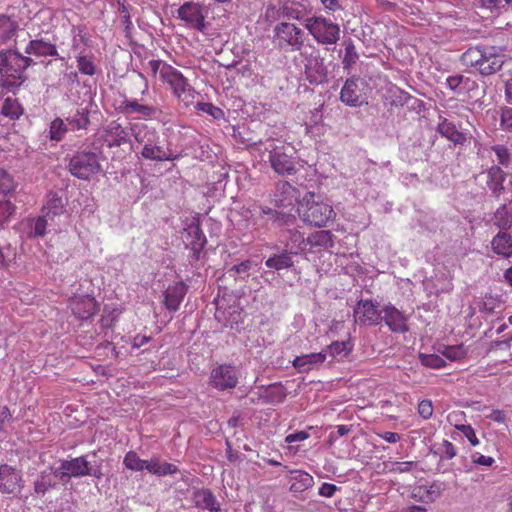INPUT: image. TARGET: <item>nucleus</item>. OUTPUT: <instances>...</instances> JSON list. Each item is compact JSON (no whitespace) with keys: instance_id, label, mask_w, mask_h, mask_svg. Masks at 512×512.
<instances>
[{"instance_id":"23","label":"nucleus","mask_w":512,"mask_h":512,"mask_svg":"<svg viewBox=\"0 0 512 512\" xmlns=\"http://www.w3.org/2000/svg\"><path fill=\"white\" fill-rule=\"evenodd\" d=\"M359 80V77L355 76L348 78L341 89L340 100L347 106L358 107L363 103Z\"/></svg>"},{"instance_id":"49","label":"nucleus","mask_w":512,"mask_h":512,"mask_svg":"<svg viewBox=\"0 0 512 512\" xmlns=\"http://www.w3.org/2000/svg\"><path fill=\"white\" fill-rule=\"evenodd\" d=\"M255 266V263L250 260H244L239 264L233 265L229 269V273L232 276H237L242 280L247 279L250 276V270Z\"/></svg>"},{"instance_id":"36","label":"nucleus","mask_w":512,"mask_h":512,"mask_svg":"<svg viewBox=\"0 0 512 512\" xmlns=\"http://www.w3.org/2000/svg\"><path fill=\"white\" fill-rule=\"evenodd\" d=\"M149 472L159 477L173 475L179 472L176 465L168 462H161L159 457L153 456L150 459Z\"/></svg>"},{"instance_id":"63","label":"nucleus","mask_w":512,"mask_h":512,"mask_svg":"<svg viewBox=\"0 0 512 512\" xmlns=\"http://www.w3.org/2000/svg\"><path fill=\"white\" fill-rule=\"evenodd\" d=\"M13 419L7 406H0V433L6 432V424Z\"/></svg>"},{"instance_id":"39","label":"nucleus","mask_w":512,"mask_h":512,"mask_svg":"<svg viewBox=\"0 0 512 512\" xmlns=\"http://www.w3.org/2000/svg\"><path fill=\"white\" fill-rule=\"evenodd\" d=\"M430 453L438 456L440 460H450L457 455V450L450 441L443 440L439 445L430 447Z\"/></svg>"},{"instance_id":"51","label":"nucleus","mask_w":512,"mask_h":512,"mask_svg":"<svg viewBox=\"0 0 512 512\" xmlns=\"http://www.w3.org/2000/svg\"><path fill=\"white\" fill-rule=\"evenodd\" d=\"M170 67V64L162 61V60H155L152 59L147 62V64L144 65V69L147 73H150L151 76H156L157 73H159L160 78L162 79L164 76V72L168 70Z\"/></svg>"},{"instance_id":"26","label":"nucleus","mask_w":512,"mask_h":512,"mask_svg":"<svg viewBox=\"0 0 512 512\" xmlns=\"http://www.w3.org/2000/svg\"><path fill=\"white\" fill-rule=\"evenodd\" d=\"M437 131L442 137H445L455 145H463L468 140L466 133L460 131L456 124L447 118L440 117Z\"/></svg>"},{"instance_id":"41","label":"nucleus","mask_w":512,"mask_h":512,"mask_svg":"<svg viewBox=\"0 0 512 512\" xmlns=\"http://www.w3.org/2000/svg\"><path fill=\"white\" fill-rule=\"evenodd\" d=\"M345 52L342 59V64L344 70H350L352 66L356 64L359 59V54L356 50L354 42L352 39H348L344 42Z\"/></svg>"},{"instance_id":"11","label":"nucleus","mask_w":512,"mask_h":512,"mask_svg":"<svg viewBox=\"0 0 512 512\" xmlns=\"http://www.w3.org/2000/svg\"><path fill=\"white\" fill-rule=\"evenodd\" d=\"M303 58L305 79L312 85H320L328 80V69L320 52L312 47L300 53Z\"/></svg>"},{"instance_id":"29","label":"nucleus","mask_w":512,"mask_h":512,"mask_svg":"<svg viewBox=\"0 0 512 512\" xmlns=\"http://www.w3.org/2000/svg\"><path fill=\"white\" fill-rule=\"evenodd\" d=\"M25 53L37 57L58 55L56 45L42 38L29 41L25 47Z\"/></svg>"},{"instance_id":"64","label":"nucleus","mask_w":512,"mask_h":512,"mask_svg":"<svg viewBox=\"0 0 512 512\" xmlns=\"http://www.w3.org/2000/svg\"><path fill=\"white\" fill-rule=\"evenodd\" d=\"M339 489L340 488L337 487L335 484L325 482L322 483V485L320 486L318 493L323 497L330 498L334 496L335 492L338 491Z\"/></svg>"},{"instance_id":"19","label":"nucleus","mask_w":512,"mask_h":512,"mask_svg":"<svg viewBox=\"0 0 512 512\" xmlns=\"http://www.w3.org/2000/svg\"><path fill=\"white\" fill-rule=\"evenodd\" d=\"M178 17L189 27L199 31H202L205 27L202 7L198 3L185 2L178 9Z\"/></svg>"},{"instance_id":"15","label":"nucleus","mask_w":512,"mask_h":512,"mask_svg":"<svg viewBox=\"0 0 512 512\" xmlns=\"http://www.w3.org/2000/svg\"><path fill=\"white\" fill-rule=\"evenodd\" d=\"M382 311L378 309V304L372 300H363L357 302L354 307L355 322L360 325L376 326L382 321Z\"/></svg>"},{"instance_id":"44","label":"nucleus","mask_w":512,"mask_h":512,"mask_svg":"<svg viewBox=\"0 0 512 512\" xmlns=\"http://www.w3.org/2000/svg\"><path fill=\"white\" fill-rule=\"evenodd\" d=\"M353 349L352 343L348 341H335L327 346L326 350L332 357L343 358L350 354Z\"/></svg>"},{"instance_id":"30","label":"nucleus","mask_w":512,"mask_h":512,"mask_svg":"<svg viewBox=\"0 0 512 512\" xmlns=\"http://www.w3.org/2000/svg\"><path fill=\"white\" fill-rule=\"evenodd\" d=\"M294 256L295 255L290 253L288 250L283 249L282 251L267 258L265 260V266L275 271L289 269L294 266Z\"/></svg>"},{"instance_id":"17","label":"nucleus","mask_w":512,"mask_h":512,"mask_svg":"<svg viewBox=\"0 0 512 512\" xmlns=\"http://www.w3.org/2000/svg\"><path fill=\"white\" fill-rule=\"evenodd\" d=\"M295 225L296 223L293 226H283L280 237L284 242L285 249L297 256L305 251L307 238H304L303 233L298 231Z\"/></svg>"},{"instance_id":"42","label":"nucleus","mask_w":512,"mask_h":512,"mask_svg":"<svg viewBox=\"0 0 512 512\" xmlns=\"http://www.w3.org/2000/svg\"><path fill=\"white\" fill-rule=\"evenodd\" d=\"M494 225L504 231L512 226V215L505 204L501 205L494 213Z\"/></svg>"},{"instance_id":"14","label":"nucleus","mask_w":512,"mask_h":512,"mask_svg":"<svg viewBox=\"0 0 512 512\" xmlns=\"http://www.w3.org/2000/svg\"><path fill=\"white\" fill-rule=\"evenodd\" d=\"M130 132L131 130L129 131L127 127L113 120L103 127L100 137L107 147L114 148L130 143L132 134Z\"/></svg>"},{"instance_id":"48","label":"nucleus","mask_w":512,"mask_h":512,"mask_svg":"<svg viewBox=\"0 0 512 512\" xmlns=\"http://www.w3.org/2000/svg\"><path fill=\"white\" fill-rule=\"evenodd\" d=\"M389 99L391 105L394 106H403L409 102V100L413 99L409 93L406 91L394 86L391 87L388 91Z\"/></svg>"},{"instance_id":"40","label":"nucleus","mask_w":512,"mask_h":512,"mask_svg":"<svg viewBox=\"0 0 512 512\" xmlns=\"http://www.w3.org/2000/svg\"><path fill=\"white\" fill-rule=\"evenodd\" d=\"M67 121L73 130L87 129L90 124L89 112L86 108H79Z\"/></svg>"},{"instance_id":"10","label":"nucleus","mask_w":512,"mask_h":512,"mask_svg":"<svg viewBox=\"0 0 512 512\" xmlns=\"http://www.w3.org/2000/svg\"><path fill=\"white\" fill-rule=\"evenodd\" d=\"M252 217L255 220V225L265 229L270 227L281 229L283 226H293L297 221L296 217L292 214L263 205H255L253 207Z\"/></svg>"},{"instance_id":"12","label":"nucleus","mask_w":512,"mask_h":512,"mask_svg":"<svg viewBox=\"0 0 512 512\" xmlns=\"http://www.w3.org/2000/svg\"><path fill=\"white\" fill-rule=\"evenodd\" d=\"M117 110L123 115H135L136 119L142 120L157 119L158 115L160 114V110L156 106L146 104L134 98H125L123 101H121Z\"/></svg>"},{"instance_id":"37","label":"nucleus","mask_w":512,"mask_h":512,"mask_svg":"<svg viewBox=\"0 0 512 512\" xmlns=\"http://www.w3.org/2000/svg\"><path fill=\"white\" fill-rule=\"evenodd\" d=\"M123 465L131 471L139 472L146 469L149 472L150 460L140 459L138 454L131 450L125 454Z\"/></svg>"},{"instance_id":"27","label":"nucleus","mask_w":512,"mask_h":512,"mask_svg":"<svg viewBox=\"0 0 512 512\" xmlns=\"http://www.w3.org/2000/svg\"><path fill=\"white\" fill-rule=\"evenodd\" d=\"M192 501L195 507L209 510L211 512H218L221 509V505L217 500L216 496L210 489L201 488L193 492Z\"/></svg>"},{"instance_id":"38","label":"nucleus","mask_w":512,"mask_h":512,"mask_svg":"<svg viewBox=\"0 0 512 512\" xmlns=\"http://www.w3.org/2000/svg\"><path fill=\"white\" fill-rule=\"evenodd\" d=\"M47 197L48 199L43 209L44 215L49 218L61 215L65 208L62 198L56 193H49Z\"/></svg>"},{"instance_id":"53","label":"nucleus","mask_w":512,"mask_h":512,"mask_svg":"<svg viewBox=\"0 0 512 512\" xmlns=\"http://www.w3.org/2000/svg\"><path fill=\"white\" fill-rule=\"evenodd\" d=\"M196 110L212 116L214 119H221L224 112L221 108L214 106L209 102H198L195 106Z\"/></svg>"},{"instance_id":"47","label":"nucleus","mask_w":512,"mask_h":512,"mask_svg":"<svg viewBox=\"0 0 512 512\" xmlns=\"http://www.w3.org/2000/svg\"><path fill=\"white\" fill-rule=\"evenodd\" d=\"M21 105L16 99L6 98L1 109V113L10 119H17L22 114Z\"/></svg>"},{"instance_id":"50","label":"nucleus","mask_w":512,"mask_h":512,"mask_svg":"<svg viewBox=\"0 0 512 512\" xmlns=\"http://www.w3.org/2000/svg\"><path fill=\"white\" fill-rule=\"evenodd\" d=\"M77 59V66L80 71V73L84 75L93 76L96 73V66L93 61L92 56H86L79 53V55L76 57Z\"/></svg>"},{"instance_id":"61","label":"nucleus","mask_w":512,"mask_h":512,"mask_svg":"<svg viewBox=\"0 0 512 512\" xmlns=\"http://www.w3.org/2000/svg\"><path fill=\"white\" fill-rule=\"evenodd\" d=\"M417 466L414 461L394 462L391 471L396 473H406L412 471Z\"/></svg>"},{"instance_id":"16","label":"nucleus","mask_w":512,"mask_h":512,"mask_svg":"<svg viewBox=\"0 0 512 512\" xmlns=\"http://www.w3.org/2000/svg\"><path fill=\"white\" fill-rule=\"evenodd\" d=\"M185 246L190 249V262H196L200 259L201 252L207 244V239L199 223H191L185 229Z\"/></svg>"},{"instance_id":"9","label":"nucleus","mask_w":512,"mask_h":512,"mask_svg":"<svg viewBox=\"0 0 512 512\" xmlns=\"http://www.w3.org/2000/svg\"><path fill=\"white\" fill-rule=\"evenodd\" d=\"M304 31L293 23L281 22L273 29V43L282 50L300 51L304 45Z\"/></svg>"},{"instance_id":"34","label":"nucleus","mask_w":512,"mask_h":512,"mask_svg":"<svg viewBox=\"0 0 512 512\" xmlns=\"http://www.w3.org/2000/svg\"><path fill=\"white\" fill-rule=\"evenodd\" d=\"M291 480L290 491L295 493L309 489L314 483L313 477L302 470L291 471Z\"/></svg>"},{"instance_id":"7","label":"nucleus","mask_w":512,"mask_h":512,"mask_svg":"<svg viewBox=\"0 0 512 512\" xmlns=\"http://www.w3.org/2000/svg\"><path fill=\"white\" fill-rule=\"evenodd\" d=\"M57 469L60 473V481L63 484H67L72 477L93 476L101 479L103 476L101 464L92 465L84 456L61 460Z\"/></svg>"},{"instance_id":"8","label":"nucleus","mask_w":512,"mask_h":512,"mask_svg":"<svg viewBox=\"0 0 512 512\" xmlns=\"http://www.w3.org/2000/svg\"><path fill=\"white\" fill-rule=\"evenodd\" d=\"M68 170L74 177L88 181L101 171L99 156L93 151H78L70 158Z\"/></svg>"},{"instance_id":"56","label":"nucleus","mask_w":512,"mask_h":512,"mask_svg":"<svg viewBox=\"0 0 512 512\" xmlns=\"http://www.w3.org/2000/svg\"><path fill=\"white\" fill-rule=\"evenodd\" d=\"M15 212V206L10 201H0V227L6 223Z\"/></svg>"},{"instance_id":"55","label":"nucleus","mask_w":512,"mask_h":512,"mask_svg":"<svg viewBox=\"0 0 512 512\" xmlns=\"http://www.w3.org/2000/svg\"><path fill=\"white\" fill-rule=\"evenodd\" d=\"M15 189L12 176L4 169H0V193L7 195Z\"/></svg>"},{"instance_id":"18","label":"nucleus","mask_w":512,"mask_h":512,"mask_svg":"<svg viewBox=\"0 0 512 512\" xmlns=\"http://www.w3.org/2000/svg\"><path fill=\"white\" fill-rule=\"evenodd\" d=\"M210 381L216 389L226 390L234 388L238 383V378L232 366L220 365L212 370Z\"/></svg>"},{"instance_id":"20","label":"nucleus","mask_w":512,"mask_h":512,"mask_svg":"<svg viewBox=\"0 0 512 512\" xmlns=\"http://www.w3.org/2000/svg\"><path fill=\"white\" fill-rule=\"evenodd\" d=\"M60 482V473L58 469L50 466L41 471L37 479L34 481V492L38 497H44L48 491L57 488Z\"/></svg>"},{"instance_id":"13","label":"nucleus","mask_w":512,"mask_h":512,"mask_svg":"<svg viewBox=\"0 0 512 512\" xmlns=\"http://www.w3.org/2000/svg\"><path fill=\"white\" fill-rule=\"evenodd\" d=\"M161 80L170 86L173 95L178 99L185 100L187 97H193L196 93L188 79L171 65L168 70L164 72V76Z\"/></svg>"},{"instance_id":"52","label":"nucleus","mask_w":512,"mask_h":512,"mask_svg":"<svg viewBox=\"0 0 512 512\" xmlns=\"http://www.w3.org/2000/svg\"><path fill=\"white\" fill-rule=\"evenodd\" d=\"M47 216H39L36 218L30 226L29 236L30 237H42L45 235L47 227Z\"/></svg>"},{"instance_id":"2","label":"nucleus","mask_w":512,"mask_h":512,"mask_svg":"<svg viewBox=\"0 0 512 512\" xmlns=\"http://www.w3.org/2000/svg\"><path fill=\"white\" fill-rule=\"evenodd\" d=\"M253 151L259 152L261 159L267 161L275 173L281 176L294 175L298 168L296 151L289 145H277L274 140L267 139L246 143Z\"/></svg>"},{"instance_id":"45","label":"nucleus","mask_w":512,"mask_h":512,"mask_svg":"<svg viewBox=\"0 0 512 512\" xmlns=\"http://www.w3.org/2000/svg\"><path fill=\"white\" fill-rule=\"evenodd\" d=\"M67 131V124L63 121V119L57 117L50 123L49 138L52 141L59 142L64 138Z\"/></svg>"},{"instance_id":"35","label":"nucleus","mask_w":512,"mask_h":512,"mask_svg":"<svg viewBox=\"0 0 512 512\" xmlns=\"http://www.w3.org/2000/svg\"><path fill=\"white\" fill-rule=\"evenodd\" d=\"M334 235L328 230H320L307 237V245L311 248H331L334 245Z\"/></svg>"},{"instance_id":"62","label":"nucleus","mask_w":512,"mask_h":512,"mask_svg":"<svg viewBox=\"0 0 512 512\" xmlns=\"http://www.w3.org/2000/svg\"><path fill=\"white\" fill-rule=\"evenodd\" d=\"M445 357L451 360H457L465 355V350L462 345L447 347L444 351Z\"/></svg>"},{"instance_id":"28","label":"nucleus","mask_w":512,"mask_h":512,"mask_svg":"<svg viewBox=\"0 0 512 512\" xmlns=\"http://www.w3.org/2000/svg\"><path fill=\"white\" fill-rule=\"evenodd\" d=\"M327 354L325 352L310 353L297 356L292 365L301 373H307L311 370L320 367L326 360Z\"/></svg>"},{"instance_id":"33","label":"nucleus","mask_w":512,"mask_h":512,"mask_svg":"<svg viewBox=\"0 0 512 512\" xmlns=\"http://www.w3.org/2000/svg\"><path fill=\"white\" fill-rule=\"evenodd\" d=\"M491 246L493 251L503 257L512 255V237L504 231H500L492 239Z\"/></svg>"},{"instance_id":"24","label":"nucleus","mask_w":512,"mask_h":512,"mask_svg":"<svg viewBox=\"0 0 512 512\" xmlns=\"http://www.w3.org/2000/svg\"><path fill=\"white\" fill-rule=\"evenodd\" d=\"M187 290V285L182 281L176 282L175 284L168 286V288L164 292L163 303L165 307L169 311L176 312L179 309L180 304L187 293Z\"/></svg>"},{"instance_id":"21","label":"nucleus","mask_w":512,"mask_h":512,"mask_svg":"<svg viewBox=\"0 0 512 512\" xmlns=\"http://www.w3.org/2000/svg\"><path fill=\"white\" fill-rule=\"evenodd\" d=\"M382 320L393 333H406L409 330L408 317L394 305L388 304L383 308Z\"/></svg>"},{"instance_id":"5","label":"nucleus","mask_w":512,"mask_h":512,"mask_svg":"<svg viewBox=\"0 0 512 512\" xmlns=\"http://www.w3.org/2000/svg\"><path fill=\"white\" fill-rule=\"evenodd\" d=\"M298 214L307 224L324 227L335 217L333 208L323 201L315 200V196L305 197L299 204Z\"/></svg>"},{"instance_id":"25","label":"nucleus","mask_w":512,"mask_h":512,"mask_svg":"<svg viewBox=\"0 0 512 512\" xmlns=\"http://www.w3.org/2000/svg\"><path fill=\"white\" fill-rule=\"evenodd\" d=\"M21 481V475L13 467L4 464L0 466V492L5 494L15 493Z\"/></svg>"},{"instance_id":"54","label":"nucleus","mask_w":512,"mask_h":512,"mask_svg":"<svg viewBox=\"0 0 512 512\" xmlns=\"http://www.w3.org/2000/svg\"><path fill=\"white\" fill-rule=\"evenodd\" d=\"M421 363L429 368L439 369L446 365L445 360L436 354H421Z\"/></svg>"},{"instance_id":"57","label":"nucleus","mask_w":512,"mask_h":512,"mask_svg":"<svg viewBox=\"0 0 512 512\" xmlns=\"http://www.w3.org/2000/svg\"><path fill=\"white\" fill-rule=\"evenodd\" d=\"M456 429L459 430L468 439L472 446H477L479 444L475 430L471 425H456Z\"/></svg>"},{"instance_id":"58","label":"nucleus","mask_w":512,"mask_h":512,"mask_svg":"<svg viewBox=\"0 0 512 512\" xmlns=\"http://www.w3.org/2000/svg\"><path fill=\"white\" fill-rule=\"evenodd\" d=\"M492 149L496 154L498 163L504 167H508L510 163V154L508 149L502 145L494 146Z\"/></svg>"},{"instance_id":"22","label":"nucleus","mask_w":512,"mask_h":512,"mask_svg":"<svg viewBox=\"0 0 512 512\" xmlns=\"http://www.w3.org/2000/svg\"><path fill=\"white\" fill-rule=\"evenodd\" d=\"M70 308L77 318L87 320L97 313L99 305L93 297L84 295L72 299Z\"/></svg>"},{"instance_id":"32","label":"nucleus","mask_w":512,"mask_h":512,"mask_svg":"<svg viewBox=\"0 0 512 512\" xmlns=\"http://www.w3.org/2000/svg\"><path fill=\"white\" fill-rule=\"evenodd\" d=\"M442 491V484L438 482H433L429 487L419 486L415 488L413 491V497L417 498L422 502L429 503L439 498Z\"/></svg>"},{"instance_id":"1","label":"nucleus","mask_w":512,"mask_h":512,"mask_svg":"<svg viewBox=\"0 0 512 512\" xmlns=\"http://www.w3.org/2000/svg\"><path fill=\"white\" fill-rule=\"evenodd\" d=\"M136 143L141 146L140 155L149 161H172L176 158L167 139L155 128L144 123L130 126Z\"/></svg>"},{"instance_id":"4","label":"nucleus","mask_w":512,"mask_h":512,"mask_svg":"<svg viewBox=\"0 0 512 512\" xmlns=\"http://www.w3.org/2000/svg\"><path fill=\"white\" fill-rule=\"evenodd\" d=\"M506 56L495 46L470 47L461 56L463 65L475 67L483 76H490L501 70Z\"/></svg>"},{"instance_id":"59","label":"nucleus","mask_w":512,"mask_h":512,"mask_svg":"<svg viewBox=\"0 0 512 512\" xmlns=\"http://www.w3.org/2000/svg\"><path fill=\"white\" fill-rule=\"evenodd\" d=\"M418 414L425 420L430 419L433 415V405L430 400H422L418 404Z\"/></svg>"},{"instance_id":"31","label":"nucleus","mask_w":512,"mask_h":512,"mask_svg":"<svg viewBox=\"0 0 512 512\" xmlns=\"http://www.w3.org/2000/svg\"><path fill=\"white\" fill-rule=\"evenodd\" d=\"M506 174L498 166H492L487 171V186L492 192L493 196L499 197L504 190L503 182Z\"/></svg>"},{"instance_id":"43","label":"nucleus","mask_w":512,"mask_h":512,"mask_svg":"<svg viewBox=\"0 0 512 512\" xmlns=\"http://www.w3.org/2000/svg\"><path fill=\"white\" fill-rule=\"evenodd\" d=\"M286 396V390L281 384H272L265 390V398L268 403H281L285 400Z\"/></svg>"},{"instance_id":"46","label":"nucleus","mask_w":512,"mask_h":512,"mask_svg":"<svg viewBox=\"0 0 512 512\" xmlns=\"http://www.w3.org/2000/svg\"><path fill=\"white\" fill-rule=\"evenodd\" d=\"M17 24L7 16H0V40L7 42L16 33Z\"/></svg>"},{"instance_id":"60","label":"nucleus","mask_w":512,"mask_h":512,"mask_svg":"<svg viewBox=\"0 0 512 512\" xmlns=\"http://www.w3.org/2000/svg\"><path fill=\"white\" fill-rule=\"evenodd\" d=\"M462 81H463V75L457 74V75L449 76L446 79V84L451 91H453L457 94H461Z\"/></svg>"},{"instance_id":"6","label":"nucleus","mask_w":512,"mask_h":512,"mask_svg":"<svg viewBox=\"0 0 512 512\" xmlns=\"http://www.w3.org/2000/svg\"><path fill=\"white\" fill-rule=\"evenodd\" d=\"M304 26L318 44L332 46L340 39L339 24L324 16L308 17Z\"/></svg>"},{"instance_id":"3","label":"nucleus","mask_w":512,"mask_h":512,"mask_svg":"<svg viewBox=\"0 0 512 512\" xmlns=\"http://www.w3.org/2000/svg\"><path fill=\"white\" fill-rule=\"evenodd\" d=\"M34 61L15 48L0 50V87L15 93L27 80L26 70Z\"/></svg>"}]
</instances>
